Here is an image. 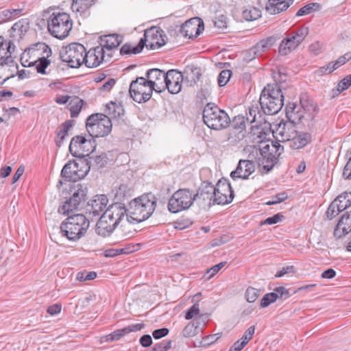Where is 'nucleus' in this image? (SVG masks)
I'll return each instance as SVG.
<instances>
[{
	"instance_id": "nucleus-1",
	"label": "nucleus",
	"mask_w": 351,
	"mask_h": 351,
	"mask_svg": "<svg viewBox=\"0 0 351 351\" xmlns=\"http://www.w3.org/2000/svg\"><path fill=\"white\" fill-rule=\"evenodd\" d=\"M156 199L152 193L143 195L132 199L127 208V221L139 223L148 219L155 210Z\"/></svg>"
},
{
	"instance_id": "nucleus-2",
	"label": "nucleus",
	"mask_w": 351,
	"mask_h": 351,
	"mask_svg": "<svg viewBox=\"0 0 351 351\" xmlns=\"http://www.w3.org/2000/svg\"><path fill=\"white\" fill-rule=\"evenodd\" d=\"M51 54L50 47L44 43H38L25 49L21 57V62L23 66L36 65L38 73L45 74V69L50 64L47 59Z\"/></svg>"
},
{
	"instance_id": "nucleus-3",
	"label": "nucleus",
	"mask_w": 351,
	"mask_h": 351,
	"mask_svg": "<svg viewBox=\"0 0 351 351\" xmlns=\"http://www.w3.org/2000/svg\"><path fill=\"white\" fill-rule=\"evenodd\" d=\"M167 38V36L162 29L153 27L145 32L144 38H141L137 45L124 44L120 49V53L121 55L139 53L143 49L145 43H148L150 48L158 49L166 44Z\"/></svg>"
},
{
	"instance_id": "nucleus-4",
	"label": "nucleus",
	"mask_w": 351,
	"mask_h": 351,
	"mask_svg": "<svg viewBox=\"0 0 351 351\" xmlns=\"http://www.w3.org/2000/svg\"><path fill=\"white\" fill-rule=\"evenodd\" d=\"M296 105L295 104H289L286 108V115L290 121H280L276 125L273 130L274 136L278 141L287 142L294 138L296 134V126L294 122L300 121L304 115L298 110H295Z\"/></svg>"
},
{
	"instance_id": "nucleus-5",
	"label": "nucleus",
	"mask_w": 351,
	"mask_h": 351,
	"mask_svg": "<svg viewBox=\"0 0 351 351\" xmlns=\"http://www.w3.org/2000/svg\"><path fill=\"white\" fill-rule=\"evenodd\" d=\"M259 103L265 114H277L284 106V96L279 86L274 84L265 87L261 92Z\"/></svg>"
},
{
	"instance_id": "nucleus-6",
	"label": "nucleus",
	"mask_w": 351,
	"mask_h": 351,
	"mask_svg": "<svg viewBox=\"0 0 351 351\" xmlns=\"http://www.w3.org/2000/svg\"><path fill=\"white\" fill-rule=\"evenodd\" d=\"M89 225V220L84 215L76 214L69 216L62 222L60 229L62 236L75 241L86 234Z\"/></svg>"
},
{
	"instance_id": "nucleus-7",
	"label": "nucleus",
	"mask_w": 351,
	"mask_h": 351,
	"mask_svg": "<svg viewBox=\"0 0 351 351\" xmlns=\"http://www.w3.org/2000/svg\"><path fill=\"white\" fill-rule=\"evenodd\" d=\"M73 23L69 14L66 12H54L47 19V29L53 36L63 39L72 29Z\"/></svg>"
},
{
	"instance_id": "nucleus-8",
	"label": "nucleus",
	"mask_w": 351,
	"mask_h": 351,
	"mask_svg": "<svg viewBox=\"0 0 351 351\" xmlns=\"http://www.w3.org/2000/svg\"><path fill=\"white\" fill-rule=\"evenodd\" d=\"M283 151V147L278 143L272 142L271 145L267 144L256 151L257 164L265 173L270 171L276 164L278 156Z\"/></svg>"
},
{
	"instance_id": "nucleus-9",
	"label": "nucleus",
	"mask_w": 351,
	"mask_h": 351,
	"mask_svg": "<svg viewBox=\"0 0 351 351\" xmlns=\"http://www.w3.org/2000/svg\"><path fill=\"white\" fill-rule=\"evenodd\" d=\"M204 123L213 130H219L227 128L230 119L228 114L217 106L208 104L203 110Z\"/></svg>"
},
{
	"instance_id": "nucleus-10",
	"label": "nucleus",
	"mask_w": 351,
	"mask_h": 351,
	"mask_svg": "<svg viewBox=\"0 0 351 351\" xmlns=\"http://www.w3.org/2000/svg\"><path fill=\"white\" fill-rule=\"evenodd\" d=\"M112 123L109 117L103 114H94L86 119L87 132L93 138L104 137L112 130Z\"/></svg>"
},
{
	"instance_id": "nucleus-11",
	"label": "nucleus",
	"mask_w": 351,
	"mask_h": 351,
	"mask_svg": "<svg viewBox=\"0 0 351 351\" xmlns=\"http://www.w3.org/2000/svg\"><path fill=\"white\" fill-rule=\"evenodd\" d=\"M195 200L194 192L188 189L176 191L169 199L168 209L171 213H177L189 208Z\"/></svg>"
},
{
	"instance_id": "nucleus-12",
	"label": "nucleus",
	"mask_w": 351,
	"mask_h": 351,
	"mask_svg": "<svg viewBox=\"0 0 351 351\" xmlns=\"http://www.w3.org/2000/svg\"><path fill=\"white\" fill-rule=\"evenodd\" d=\"M86 49L83 45L73 43L63 47L60 51L61 60L71 68H78L84 62Z\"/></svg>"
},
{
	"instance_id": "nucleus-13",
	"label": "nucleus",
	"mask_w": 351,
	"mask_h": 351,
	"mask_svg": "<svg viewBox=\"0 0 351 351\" xmlns=\"http://www.w3.org/2000/svg\"><path fill=\"white\" fill-rule=\"evenodd\" d=\"M88 171L89 166L86 160L80 158L66 163L62 169L61 175L69 181L76 182L84 178Z\"/></svg>"
},
{
	"instance_id": "nucleus-14",
	"label": "nucleus",
	"mask_w": 351,
	"mask_h": 351,
	"mask_svg": "<svg viewBox=\"0 0 351 351\" xmlns=\"http://www.w3.org/2000/svg\"><path fill=\"white\" fill-rule=\"evenodd\" d=\"M145 77H137L130 86V95L134 101L138 103L146 102L150 99L153 89Z\"/></svg>"
},
{
	"instance_id": "nucleus-15",
	"label": "nucleus",
	"mask_w": 351,
	"mask_h": 351,
	"mask_svg": "<svg viewBox=\"0 0 351 351\" xmlns=\"http://www.w3.org/2000/svg\"><path fill=\"white\" fill-rule=\"evenodd\" d=\"M308 34V28L306 27L298 29L296 32L290 33L280 44L278 52L282 56H286L295 49Z\"/></svg>"
},
{
	"instance_id": "nucleus-16",
	"label": "nucleus",
	"mask_w": 351,
	"mask_h": 351,
	"mask_svg": "<svg viewBox=\"0 0 351 351\" xmlns=\"http://www.w3.org/2000/svg\"><path fill=\"white\" fill-rule=\"evenodd\" d=\"M214 202L217 204H227L234 198V192L226 179L219 180L214 186Z\"/></svg>"
},
{
	"instance_id": "nucleus-17",
	"label": "nucleus",
	"mask_w": 351,
	"mask_h": 351,
	"mask_svg": "<svg viewBox=\"0 0 351 351\" xmlns=\"http://www.w3.org/2000/svg\"><path fill=\"white\" fill-rule=\"evenodd\" d=\"M86 189L80 188L77 189L69 199L60 206L58 213L64 215H70L78 209L80 204L86 200Z\"/></svg>"
},
{
	"instance_id": "nucleus-18",
	"label": "nucleus",
	"mask_w": 351,
	"mask_h": 351,
	"mask_svg": "<svg viewBox=\"0 0 351 351\" xmlns=\"http://www.w3.org/2000/svg\"><path fill=\"white\" fill-rule=\"evenodd\" d=\"M256 169V165L254 161V154H250L248 159L240 160L236 169L231 172L230 176L233 180L240 178L247 180Z\"/></svg>"
},
{
	"instance_id": "nucleus-19",
	"label": "nucleus",
	"mask_w": 351,
	"mask_h": 351,
	"mask_svg": "<svg viewBox=\"0 0 351 351\" xmlns=\"http://www.w3.org/2000/svg\"><path fill=\"white\" fill-rule=\"evenodd\" d=\"M110 57L99 45L86 51L84 56V64L87 67L95 68L99 66L103 62L110 60Z\"/></svg>"
},
{
	"instance_id": "nucleus-20",
	"label": "nucleus",
	"mask_w": 351,
	"mask_h": 351,
	"mask_svg": "<svg viewBox=\"0 0 351 351\" xmlns=\"http://www.w3.org/2000/svg\"><path fill=\"white\" fill-rule=\"evenodd\" d=\"M147 82L152 89L158 93L165 90L166 73L158 69H149L145 75Z\"/></svg>"
},
{
	"instance_id": "nucleus-21",
	"label": "nucleus",
	"mask_w": 351,
	"mask_h": 351,
	"mask_svg": "<svg viewBox=\"0 0 351 351\" xmlns=\"http://www.w3.org/2000/svg\"><path fill=\"white\" fill-rule=\"evenodd\" d=\"M184 76L181 72L171 69L166 73L165 90L167 89L171 94H178L182 90Z\"/></svg>"
},
{
	"instance_id": "nucleus-22",
	"label": "nucleus",
	"mask_w": 351,
	"mask_h": 351,
	"mask_svg": "<svg viewBox=\"0 0 351 351\" xmlns=\"http://www.w3.org/2000/svg\"><path fill=\"white\" fill-rule=\"evenodd\" d=\"M119 224L112 220L106 212L103 213L96 224L95 231L97 234L106 237L110 236Z\"/></svg>"
},
{
	"instance_id": "nucleus-23",
	"label": "nucleus",
	"mask_w": 351,
	"mask_h": 351,
	"mask_svg": "<svg viewBox=\"0 0 351 351\" xmlns=\"http://www.w3.org/2000/svg\"><path fill=\"white\" fill-rule=\"evenodd\" d=\"M122 43V37L118 34L104 35L100 37L99 46L102 47L104 51L110 58L112 57L113 51L117 49Z\"/></svg>"
},
{
	"instance_id": "nucleus-24",
	"label": "nucleus",
	"mask_w": 351,
	"mask_h": 351,
	"mask_svg": "<svg viewBox=\"0 0 351 351\" xmlns=\"http://www.w3.org/2000/svg\"><path fill=\"white\" fill-rule=\"evenodd\" d=\"M108 203V199L106 195H98L88 204L86 210L93 216H98L106 208Z\"/></svg>"
},
{
	"instance_id": "nucleus-25",
	"label": "nucleus",
	"mask_w": 351,
	"mask_h": 351,
	"mask_svg": "<svg viewBox=\"0 0 351 351\" xmlns=\"http://www.w3.org/2000/svg\"><path fill=\"white\" fill-rule=\"evenodd\" d=\"M351 231V211L347 212L339 219L334 230V235L341 238Z\"/></svg>"
},
{
	"instance_id": "nucleus-26",
	"label": "nucleus",
	"mask_w": 351,
	"mask_h": 351,
	"mask_svg": "<svg viewBox=\"0 0 351 351\" xmlns=\"http://www.w3.org/2000/svg\"><path fill=\"white\" fill-rule=\"evenodd\" d=\"M294 0H269L265 10L269 14H278L286 10Z\"/></svg>"
},
{
	"instance_id": "nucleus-27",
	"label": "nucleus",
	"mask_w": 351,
	"mask_h": 351,
	"mask_svg": "<svg viewBox=\"0 0 351 351\" xmlns=\"http://www.w3.org/2000/svg\"><path fill=\"white\" fill-rule=\"evenodd\" d=\"M105 212L119 224L125 217H127L128 210L123 204L117 202L109 206Z\"/></svg>"
},
{
	"instance_id": "nucleus-28",
	"label": "nucleus",
	"mask_w": 351,
	"mask_h": 351,
	"mask_svg": "<svg viewBox=\"0 0 351 351\" xmlns=\"http://www.w3.org/2000/svg\"><path fill=\"white\" fill-rule=\"evenodd\" d=\"M246 121L251 125V128H258L262 123L265 121L257 104L252 105L249 108V112L247 114Z\"/></svg>"
},
{
	"instance_id": "nucleus-29",
	"label": "nucleus",
	"mask_w": 351,
	"mask_h": 351,
	"mask_svg": "<svg viewBox=\"0 0 351 351\" xmlns=\"http://www.w3.org/2000/svg\"><path fill=\"white\" fill-rule=\"evenodd\" d=\"M195 18L186 21L180 28V34L185 38H191L193 36H197L200 34L198 25L195 24Z\"/></svg>"
},
{
	"instance_id": "nucleus-30",
	"label": "nucleus",
	"mask_w": 351,
	"mask_h": 351,
	"mask_svg": "<svg viewBox=\"0 0 351 351\" xmlns=\"http://www.w3.org/2000/svg\"><path fill=\"white\" fill-rule=\"evenodd\" d=\"M214 186L210 183H206L197 193H194L195 199H201L204 201H208V206L215 204L214 202Z\"/></svg>"
},
{
	"instance_id": "nucleus-31",
	"label": "nucleus",
	"mask_w": 351,
	"mask_h": 351,
	"mask_svg": "<svg viewBox=\"0 0 351 351\" xmlns=\"http://www.w3.org/2000/svg\"><path fill=\"white\" fill-rule=\"evenodd\" d=\"M89 143L88 140L86 139L82 136H74L69 145V152L73 156L81 158L83 156V153L81 154L82 146L83 144Z\"/></svg>"
},
{
	"instance_id": "nucleus-32",
	"label": "nucleus",
	"mask_w": 351,
	"mask_h": 351,
	"mask_svg": "<svg viewBox=\"0 0 351 351\" xmlns=\"http://www.w3.org/2000/svg\"><path fill=\"white\" fill-rule=\"evenodd\" d=\"M96 0H73L71 10L82 16L95 3Z\"/></svg>"
},
{
	"instance_id": "nucleus-33",
	"label": "nucleus",
	"mask_w": 351,
	"mask_h": 351,
	"mask_svg": "<svg viewBox=\"0 0 351 351\" xmlns=\"http://www.w3.org/2000/svg\"><path fill=\"white\" fill-rule=\"evenodd\" d=\"M105 113L111 120L112 119H119L123 115L124 110L120 105H117L115 102H110L106 105Z\"/></svg>"
},
{
	"instance_id": "nucleus-34",
	"label": "nucleus",
	"mask_w": 351,
	"mask_h": 351,
	"mask_svg": "<svg viewBox=\"0 0 351 351\" xmlns=\"http://www.w3.org/2000/svg\"><path fill=\"white\" fill-rule=\"evenodd\" d=\"M73 121L68 120L63 123L57 132V138L56 144L58 147H61L64 138L68 136L69 130L73 127Z\"/></svg>"
},
{
	"instance_id": "nucleus-35",
	"label": "nucleus",
	"mask_w": 351,
	"mask_h": 351,
	"mask_svg": "<svg viewBox=\"0 0 351 351\" xmlns=\"http://www.w3.org/2000/svg\"><path fill=\"white\" fill-rule=\"evenodd\" d=\"M29 29V23L25 19H21L15 23L10 29V36L21 38Z\"/></svg>"
},
{
	"instance_id": "nucleus-36",
	"label": "nucleus",
	"mask_w": 351,
	"mask_h": 351,
	"mask_svg": "<svg viewBox=\"0 0 351 351\" xmlns=\"http://www.w3.org/2000/svg\"><path fill=\"white\" fill-rule=\"evenodd\" d=\"M185 79L189 83V86L195 85L202 75L200 69L193 66H187L184 70Z\"/></svg>"
},
{
	"instance_id": "nucleus-37",
	"label": "nucleus",
	"mask_w": 351,
	"mask_h": 351,
	"mask_svg": "<svg viewBox=\"0 0 351 351\" xmlns=\"http://www.w3.org/2000/svg\"><path fill=\"white\" fill-rule=\"evenodd\" d=\"M10 47L6 46V42H4L0 37V65H10L13 63V59L10 56V52L8 49Z\"/></svg>"
},
{
	"instance_id": "nucleus-38",
	"label": "nucleus",
	"mask_w": 351,
	"mask_h": 351,
	"mask_svg": "<svg viewBox=\"0 0 351 351\" xmlns=\"http://www.w3.org/2000/svg\"><path fill=\"white\" fill-rule=\"evenodd\" d=\"M309 135L306 133H298L296 131L294 138L291 139L289 146L293 149H301L308 144Z\"/></svg>"
},
{
	"instance_id": "nucleus-39",
	"label": "nucleus",
	"mask_w": 351,
	"mask_h": 351,
	"mask_svg": "<svg viewBox=\"0 0 351 351\" xmlns=\"http://www.w3.org/2000/svg\"><path fill=\"white\" fill-rule=\"evenodd\" d=\"M300 105L304 113L313 119L317 111V106L313 101L309 99L306 96H303L300 98Z\"/></svg>"
},
{
	"instance_id": "nucleus-40",
	"label": "nucleus",
	"mask_w": 351,
	"mask_h": 351,
	"mask_svg": "<svg viewBox=\"0 0 351 351\" xmlns=\"http://www.w3.org/2000/svg\"><path fill=\"white\" fill-rule=\"evenodd\" d=\"M85 160H86L90 169L91 167L97 169L104 167L107 164L108 158L106 154H101L99 156H90L88 159Z\"/></svg>"
},
{
	"instance_id": "nucleus-41",
	"label": "nucleus",
	"mask_w": 351,
	"mask_h": 351,
	"mask_svg": "<svg viewBox=\"0 0 351 351\" xmlns=\"http://www.w3.org/2000/svg\"><path fill=\"white\" fill-rule=\"evenodd\" d=\"M276 43V38L274 36L268 37L265 39L260 40L256 44L255 49L260 56L271 48Z\"/></svg>"
},
{
	"instance_id": "nucleus-42",
	"label": "nucleus",
	"mask_w": 351,
	"mask_h": 351,
	"mask_svg": "<svg viewBox=\"0 0 351 351\" xmlns=\"http://www.w3.org/2000/svg\"><path fill=\"white\" fill-rule=\"evenodd\" d=\"M84 105V101L77 97H73L69 101V110L71 112V117L72 118L77 117L82 110Z\"/></svg>"
},
{
	"instance_id": "nucleus-43",
	"label": "nucleus",
	"mask_w": 351,
	"mask_h": 351,
	"mask_svg": "<svg viewBox=\"0 0 351 351\" xmlns=\"http://www.w3.org/2000/svg\"><path fill=\"white\" fill-rule=\"evenodd\" d=\"M200 319H196L192 322L189 323L183 329L182 335L184 337H191L196 335L199 330H202L197 324H199Z\"/></svg>"
},
{
	"instance_id": "nucleus-44",
	"label": "nucleus",
	"mask_w": 351,
	"mask_h": 351,
	"mask_svg": "<svg viewBox=\"0 0 351 351\" xmlns=\"http://www.w3.org/2000/svg\"><path fill=\"white\" fill-rule=\"evenodd\" d=\"M340 210H344L351 206V192H345L335 199Z\"/></svg>"
},
{
	"instance_id": "nucleus-45",
	"label": "nucleus",
	"mask_w": 351,
	"mask_h": 351,
	"mask_svg": "<svg viewBox=\"0 0 351 351\" xmlns=\"http://www.w3.org/2000/svg\"><path fill=\"white\" fill-rule=\"evenodd\" d=\"M242 15L246 21H254L261 16V11L255 7H248L243 11Z\"/></svg>"
},
{
	"instance_id": "nucleus-46",
	"label": "nucleus",
	"mask_w": 351,
	"mask_h": 351,
	"mask_svg": "<svg viewBox=\"0 0 351 351\" xmlns=\"http://www.w3.org/2000/svg\"><path fill=\"white\" fill-rule=\"evenodd\" d=\"M262 292L263 291L261 289L249 287L245 292V298L248 302L252 303L258 298Z\"/></svg>"
},
{
	"instance_id": "nucleus-47",
	"label": "nucleus",
	"mask_w": 351,
	"mask_h": 351,
	"mask_svg": "<svg viewBox=\"0 0 351 351\" xmlns=\"http://www.w3.org/2000/svg\"><path fill=\"white\" fill-rule=\"evenodd\" d=\"M319 8V5L317 3H312L307 4L297 12L296 16H302L304 15H307L313 12V11L316 10Z\"/></svg>"
},
{
	"instance_id": "nucleus-48",
	"label": "nucleus",
	"mask_w": 351,
	"mask_h": 351,
	"mask_svg": "<svg viewBox=\"0 0 351 351\" xmlns=\"http://www.w3.org/2000/svg\"><path fill=\"white\" fill-rule=\"evenodd\" d=\"M341 211L343 210H340V208L339 207L337 202L333 201L328 206L326 215L328 219H332V218L338 215L339 213Z\"/></svg>"
},
{
	"instance_id": "nucleus-49",
	"label": "nucleus",
	"mask_w": 351,
	"mask_h": 351,
	"mask_svg": "<svg viewBox=\"0 0 351 351\" xmlns=\"http://www.w3.org/2000/svg\"><path fill=\"white\" fill-rule=\"evenodd\" d=\"M126 332H125V328L121 329H118L112 332V333L106 335L105 338V341H114L120 339L122 337L126 335Z\"/></svg>"
},
{
	"instance_id": "nucleus-50",
	"label": "nucleus",
	"mask_w": 351,
	"mask_h": 351,
	"mask_svg": "<svg viewBox=\"0 0 351 351\" xmlns=\"http://www.w3.org/2000/svg\"><path fill=\"white\" fill-rule=\"evenodd\" d=\"M276 301V296L274 293H269L265 294L261 300L260 306L261 308H266L270 304Z\"/></svg>"
},
{
	"instance_id": "nucleus-51",
	"label": "nucleus",
	"mask_w": 351,
	"mask_h": 351,
	"mask_svg": "<svg viewBox=\"0 0 351 351\" xmlns=\"http://www.w3.org/2000/svg\"><path fill=\"white\" fill-rule=\"evenodd\" d=\"M232 75V71L230 70H223L221 71L218 76V84L219 86H225L229 81Z\"/></svg>"
},
{
	"instance_id": "nucleus-52",
	"label": "nucleus",
	"mask_w": 351,
	"mask_h": 351,
	"mask_svg": "<svg viewBox=\"0 0 351 351\" xmlns=\"http://www.w3.org/2000/svg\"><path fill=\"white\" fill-rule=\"evenodd\" d=\"M97 277V274L95 271H81L77 273V279L79 281L83 282L86 280H91Z\"/></svg>"
},
{
	"instance_id": "nucleus-53",
	"label": "nucleus",
	"mask_w": 351,
	"mask_h": 351,
	"mask_svg": "<svg viewBox=\"0 0 351 351\" xmlns=\"http://www.w3.org/2000/svg\"><path fill=\"white\" fill-rule=\"evenodd\" d=\"M272 293L276 295V300L278 298L287 299L290 296L288 289L283 287H276Z\"/></svg>"
},
{
	"instance_id": "nucleus-54",
	"label": "nucleus",
	"mask_w": 351,
	"mask_h": 351,
	"mask_svg": "<svg viewBox=\"0 0 351 351\" xmlns=\"http://www.w3.org/2000/svg\"><path fill=\"white\" fill-rule=\"evenodd\" d=\"M214 25L219 30H223L227 27L226 17L224 15H220L216 18Z\"/></svg>"
},
{
	"instance_id": "nucleus-55",
	"label": "nucleus",
	"mask_w": 351,
	"mask_h": 351,
	"mask_svg": "<svg viewBox=\"0 0 351 351\" xmlns=\"http://www.w3.org/2000/svg\"><path fill=\"white\" fill-rule=\"evenodd\" d=\"M199 306L198 303L194 304L186 313L185 319H191L193 318L195 315H199Z\"/></svg>"
},
{
	"instance_id": "nucleus-56",
	"label": "nucleus",
	"mask_w": 351,
	"mask_h": 351,
	"mask_svg": "<svg viewBox=\"0 0 351 351\" xmlns=\"http://www.w3.org/2000/svg\"><path fill=\"white\" fill-rule=\"evenodd\" d=\"M233 127L234 129L239 130L241 129L243 130V129H245L246 125H245V117L242 116H238L234 117L233 120ZM242 131H241V132Z\"/></svg>"
},
{
	"instance_id": "nucleus-57",
	"label": "nucleus",
	"mask_w": 351,
	"mask_h": 351,
	"mask_svg": "<svg viewBox=\"0 0 351 351\" xmlns=\"http://www.w3.org/2000/svg\"><path fill=\"white\" fill-rule=\"evenodd\" d=\"M171 341H162L159 343L155 344L152 351H167L171 348Z\"/></svg>"
},
{
	"instance_id": "nucleus-58",
	"label": "nucleus",
	"mask_w": 351,
	"mask_h": 351,
	"mask_svg": "<svg viewBox=\"0 0 351 351\" xmlns=\"http://www.w3.org/2000/svg\"><path fill=\"white\" fill-rule=\"evenodd\" d=\"M226 264V262H221L219 264H217L213 266L211 268L207 270V274H208V279H210L213 277L221 269H222L224 265Z\"/></svg>"
},
{
	"instance_id": "nucleus-59",
	"label": "nucleus",
	"mask_w": 351,
	"mask_h": 351,
	"mask_svg": "<svg viewBox=\"0 0 351 351\" xmlns=\"http://www.w3.org/2000/svg\"><path fill=\"white\" fill-rule=\"evenodd\" d=\"M287 198V195L285 193H278L272 197L271 201H269L266 203L267 205H274L279 204Z\"/></svg>"
},
{
	"instance_id": "nucleus-60",
	"label": "nucleus",
	"mask_w": 351,
	"mask_h": 351,
	"mask_svg": "<svg viewBox=\"0 0 351 351\" xmlns=\"http://www.w3.org/2000/svg\"><path fill=\"white\" fill-rule=\"evenodd\" d=\"M259 56L254 47H253L245 52L244 60L246 62H250Z\"/></svg>"
},
{
	"instance_id": "nucleus-61",
	"label": "nucleus",
	"mask_w": 351,
	"mask_h": 351,
	"mask_svg": "<svg viewBox=\"0 0 351 351\" xmlns=\"http://www.w3.org/2000/svg\"><path fill=\"white\" fill-rule=\"evenodd\" d=\"M283 217L282 215L280 213H278L276 215H274L272 217L267 218L264 221H261V225L263 224H269V225H273L277 223L278 221H280V219Z\"/></svg>"
},
{
	"instance_id": "nucleus-62",
	"label": "nucleus",
	"mask_w": 351,
	"mask_h": 351,
	"mask_svg": "<svg viewBox=\"0 0 351 351\" xmlns=\"http://www.w3.org/2000/svg\"><path fill=\"white\" fill-rule=\"evenodd\" d=\"M88 141L89 143L83 144L82 146L81 154L83 153V156H82L80 158H82L86 156H88L89 154L93 150V148L95 147V145H93L94 142H92L90 140H88Z\"/></svg>"
},
{
	"instance_id": "nucleus-63",
	"label": "nucleus",
	"mask_w": 351,
	"mask_h": 351,
	"mask_svg": "<svg viewBox=\"0 0 351 351\" xmlns=\"http://www.w3.org/2000/svg\"><path fill=\"white\" fill-rule=\"evenodd\" d=\"M144 328L145 324L143 323L132 324L125 327V332H126V334H128L132 332H136L141 330Z\"/></svg>"
},
{
	"instance_id": "nucleus-64",
	"label": "nucleus",
	"mask_w": 351,
	"mask_h": 351,
	"mask_svg": "<svg viewBox=\"0 0 351 351\" xmlns=\"http://www.w3.org/2000/svg\"><path fill=\"white\" fill-rule=\"evenodd\" d=\"M116 80L114 78H109L104 84L99 88L101 90L109 92L112 87L115 85Z\"/></svg>"
}]
</instances>
